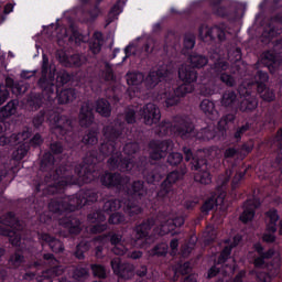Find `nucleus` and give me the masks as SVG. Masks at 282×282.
<instances>
[{
  "mask_svg": "<svg viewBox=\"0 0 282 282\" xmlns=\"http://www.w3.org/2000/svg\"><path fill=\"white\" fill-rule=\"evenodd\" d=\"M98 158H96V152L86 153L82 163L75 166V173L77 176H74L72 173V166L61 165L53 172L45 174L44 182H46V191L48 195H56L58 193H65L66 186H72L78 184V177L82 182L89 183L96 177V163Z\"/></svg>",
  "mask_w": 282,
  "mask_h": 282,
  "instance_id": "nucleus-1",
  "label": "nucleus"
},
{
  "mask_svg": "<svg viewBox=\"0 0 282 282\" xmlns=\"http://www.w3.org/2000/svg\"><path fill=\"white\" fill-rule=\"evenodd\" d=\"M37 87L45 100L48 102H54L58 93V85L56 84V78L52 74V66H50V58L47 55H43L42 62V76L37 80Z\"/></svg>",
  "mask_w": 282,
  "mask_h": 282,
  "instance_id": "nucleus-2",
  "label": "nucleus"
},
{
  "mask_svg": "<svg viewBox=\"0 0 282 282\" xmlns=\"http://www.w3.org/2000/svg\"><path fill=\"white\" fill-rule=\"evenodd\" d=\"M0 235L2 237H9L11 246H21V230L23 227L14 213L10 212L1 217Z\"/></svg>",
  "mask_w": 282,
  "mask_h": 282,
  "instance_id": "nucleus-3",
  "label": "nucleus"
},
{
  "mask_svg": "<svg viewBox=\"0 0 282 282\" xmlns=\"http://www.w3.org/2000/svg\"><path fill=\"white\" fill-rule=\"evenodd\" d=\"M254 250L258 253V257L253 260L254 268H265L267 270L271 271L279 270L281 265V260L279 258H274L270 261V259H272V257L276 254V251L274 249L271 248L265 251L261 243H256Z\"/></svg>",
  "mask_w": 282,
  "mask_h": 282,
  "instance_id": "nucleus-4",
  "label": "nucleus"
},
{
  "mask_svg": "<svg viewBox=\"0 0 282 282\" xmlns=\"http://www.w3.org/2000/svg\"><path fill=\"white\" fill-rule=\"evenodd\" d=\"M156 218L150 217L137 225L133 229L134 243L138 248H149L151 246V229L155 226Z\"/></svg>",
  "mask_w": 282,
  "mask_h": 282,
  "instance_id": "nucleus-5",
  "label": "nucleus"
},
{
  "mask_svg": "<svg viewBox=\"0 0 282 282\" xmlns=\"http://www.w3.org/2000/svg\"><path fill=\"white\" fill-rule=\"evenodd\" d=\"M173 132L182 140H191L195 138V124L188 117H176L173 124Z\"/></svg>",
  "mask_w": 282,
  "mask_h": 282,
  "instance_id": "nucleus-6",
  "label": "nucleus"
},
{
  "mask_svg": "<svg viewBox=\"0 0 282 282\" xmlns=\"http://www.w3.org/2000/svg\"><path fill=\"white\" fill-rule=\"evenodd\" d=\"M51 122V133L56 135V138L59 140L65 138L67 133H72V129H74L72 126V119H69L67 116H61L56 112H54Z\"/></svg>",
  "mask_w": 282,
  "mask_h": 282,
  "instance_id": "nucleus-7",
  "label": "nucleus"
},
{
  "mask_svg": "<svg viewBox=\"0 0 282 282\" xmlns=\"http://www.w3.org/2000/svg\"><path fill=\"white\" fill-rule=\"evenodd\" d=\"M139 116L143 120V124L148 127H153V124H158L162 118V112H160V108L155 106V104H147L143 107L139 108Z\"/></svg>",
  "mask_w": 282,
  "mask_h": 282,
  "instance_id": "nucleus-8",
  "label": "nucleus"
},
{
  "mask_svg": "<svg viewBox=\"0 0 282 282\" xmlns=\"http://www.w3.org/2000/svg\"><path fill=\"white\" fill-rule=\"evenodd\" d=\"M8 265L11 270H19V268H24V270H39V268L43 265V262L35 261L25 264V256H23V251L18 250L10 254Z\"/></svg>",
  "mask_w": 282,
  "mask_h": 282,
  "instance_id": "nucleus-9",
  "label": "nucleus"
},
{
  "mask_svg": "<svg viewBox=\"0 0 282 282\" xmlns=\"http://www.w3.org/2000/svg\"><path fill=\"white\" fill-rule=\"evenodd\" d=\"M198 36L205 43H210V41L223 43V41H226V32L217 25L208 28V25L202 24L198 29Z\"/></svg>",
  "mask_w": 282,
  "mask_h": 282,
  "instance_id": "nucleus-10",
  "label": "nucleus"
},
{
  "mask_svg": "<svg viewBox=\"0 0 282 282\" xmlns=\"http://www.w3.org/2000/svg\"><path fill=\"white\" fill-rule=\"evenodd\" d=\"M150 149V158L151 160H162L166 158V153H169V149H173V141L171 139L167 140H153L149 143Z\"/></svg>",
  "mask_w": 282,
  "mask_h": 282,
  "instance_id": "nucleus-11",
  "label": "nucleus"
},
{
  "mask_svg": "<svg viewBox=\"0 0 282 282\" xmlns=\"http://www.w3.org/2000/svg\"><path fill=\"white\" fill-rule=\"evenodd\" d=\"M238 91L240 96H247L240 102V107H239L240 111L247 112V113L250 111H254L259 102L257 101V98L250 96V83L242 82V84L238 87Z\"/></svg>",
  "mask_w": 282,
  "mask_h": 282,
  "instance_id": "nucleus-12",
  "label": "nucleus"
},
{
  "mask_svg": "<svg viewBox=\"0 0 282 282\" xmlns=\"http://www.w3.org/2000/svg\"><path fill=\"white\" fill-rule=\"evenodd\" d=\"M171 75V69L169 66L162 65L156 70H150L145 77V87L148 89H155L162 80H166Z\"/></svg>",
  "mask_w": 282,
  "mask_h": 282,
  "instance_id": "nucleus-13",
  "label": "nucleus"
},
{
  "mask_svg": "<svg viewBox=\"0 0 282 282\" xmlns=\"http://www.w3.org/2000/svg\"><path fill=\"white\" fill-rule=\"evenodd\" d=\"M110 265L112 268L113 274L119 276L120 279H124V281L131 280L134 276L135 267L129 262H121L120 258H115L110 261Z\"/></svg>",
  "mask_w": 282,
  "mask_h": 282,
  "instance_id": "nucleus-14",
  "label": "nucleus"
},
{
  "mask_svg": "<svg viewBox=\"0 0 282 282\" xmlns=\"http://www.w3.org/2000/svg\"><path fill=\"white\" fill-rule=\"evenodd\" d=\"M182 151L185 155V161L191 162L192 171H208V161L199 154L202 152H198L196 155H193V150L186 147H183Z\"/></svg>",
  "mask_w": 282,
  "mask_h": 282,
  "instance_id": "nucleus-15",
  "label": "nucleus"
},
{
  "mask_svg": "<svg viewBox=\"0 0 282 282\" xmlns=\"http://www.w3.org/2000/svg\"><path fill=\"white\" fill-rule=\"evenodd\" d=\"M108 166L112 171H121V173H127L133 169V160L129 158H122V152H116L113 156L108 159Z\"/></svg>",
  "mask_w": 282,
  "mask_h": 282,
  "instance_id": "nucleus-16",
  "label": "nucleus"
},
{
  "mask_svg": "<svg viewBox=\"0 0 282 282\" xmlns=\"http://www.w3.org/2000/svg\"><path fill=\"white\" fill-rule=\"evenodd\" d=\"M55 56L63 67H80L87 61V57L80 54L67 56L63 50L57 51Z\"/></svg>",
  "mask_w": 282,
  "mask_h": 282,
  "instance_id": "nucleus-17",
  "label": "nucleus"
},
{
  "mask_svg": "<svg viewBox=\"0 0 282 282\" xmlns=\"http://www.w3.org/2000/svg\"><path fill=\"white\" fill-rule=\"evenodd\" d=\"M100 182L102 186H107L108 188H118L124 186L129 182V178L122 176L120 173L105 172L100 177Z\"/></svg>",
  "mask_w": 282,
  "mask_h": 282,
  "instance_id": "nucleus-18",
  "label": "nucleus"
},
{
  "mask_svg": "<svg viewBox=\"0 0 282 282\" xmlns=\"http://www.w3.org/2000/svg\"><path fill=\"white\" fill-rule=\"evenodd\" d=\"M102 134L106 141L115 142L117 144H123L124 138H122V130L118 124H109L104 127Z\"/></svg>",
  "mask_w": 282,
  "mask_h": 282,
  "instance_id": "nucleus-19",
  "label": "nucleus"
},
{
  "mask_svg": "<svg viewBox=\"0 0 282 282\" xmlns=\"http://www.w3.org/2000/svg\"><path fill=\"white\" fill-rule=\"evenodd\" d=\"M94 123V104L91 101H84L79 111L80 127H91Z\"/></svg>",
  "mask_w": 282,
  "mask_h": 282,
  "instance_id": "nucleus-20",
  "label": "nucleus"
},
{
  "mask_svg": "<svg viewBox=\"0 0 282 282\" xmlns=\"http://www.w3.org/2000/svg\"><path fill=\"white\" fill-rule=\"evenodd\" d=\"M178 78L187 85H193L197 82V70L191 65L182 64L178 67Z\"/></svg>",
  "mask_w": 282,
  "mask_h": 282,
  "instance_id": "nucleus-21",
  "label": "nucleus"
},
{
  "mask_svg": "<svg viewBox=\"0 0 282 282\" xmlns=\"http://www.w3.org/2000/svg\"><path fill=\"white\" fill-rule=\"evenodd\" d=\"M156 221H159L161 229L159 235L164 237V235H169V232H173L175 230V223L173 219L169 218V214L164 212H160L156 215Z\"/></svg>",
  "mask_w": 282,
  "mask_h": 282,
  "instance_id": "nucleus-22",
  "label": "nucleus"
},
{
  "mask_svg": "<svg viewBox=\"0 0 282 282\" xmlns=\"http://www.w3.org/2000/svg\"><path fill=\"white\" fill-rule=\"evenodd\" d=\"M259 206H261V202H259L257 198L247 200L245 203V209L240 215V221H242V224L252 221V219H254V210H257Z\"/></svg>",
  "mask_w": 282,
  "mask_h": 282,
  "instance_id": "nucleus-23",
  "label": "nucleus"
},
{
  "mask_svg": "<svg viewBox=\"0 0 282 282\" xmlns=\"http://www.w3.org/2000/svg\"><path fill=\"white\" fill-rule=\"evenodd\" d=\"M39 239L42 241V246H48L52 252H55V254L65 251V246H63V242L50 234H41Z\"/></svg>",
  "mask_w": 282,
  "mask_h": 282,
  "instance_id": "nucleus-24",
  "label": "nucleus"
},
{
  "mask_svg": "<svg viewBox=\"0 0 282 282\" xmlns=\"http://www.w3.org/2000/svg\"><path fill=\"white\" fill-rule=\"evenodd\" d=\"M261 64L268 67L271 74L282 69L281 61L276 59V55L270 51L262 54Z\"/></svg>",
  "mask_w": 282,
  "mask_h": 282,
  "instance_id": "nucleus-25",
  "label": "nucleus"
},
{
  "mask_svg": "<svg viewBox=\"0 0 282 282\" xmlns=\"http://www.w3.org/2000/svg\"><path fill=\"white\" fill-rule=\"evenodd\" d=\"M61 226L68 228L72 235H78L80 232V220L74 218L72 213H68L65 218L59 219Z\"/></svg>",
  "mask_w": 282,
  "mask_h": 282,
  "instance_id": "nucleus-26",
  "label": "nucleus"
},
{
  "mask_svg": "<svg viewBox=\"0 0 282 282\" xmlns=\"http://www.w3.org/2000/svg\"><path fill=\"white\" fill-rule=\"evenodd\" d=\"M220 105L226 109H237L239 105L237 93L235 90H226L221 96Z\"/></svg>",
  "mask_w": 282,
  "mask_h": 282,
  "instance_id": "nucleus-27",
  "label": "nucleus"
},
{
  "mask_svg": "<svg viewBox=\"0 0 282 282\" xmlns=\"http://www.w3.org/2000/svg\"><path fill=\"white\" fill-rule=\"evenodd\" d=\"M147 193L148 188L147 185H144V181H134L128 187V195H131V197L142 199V197H145Z\"/></svg>",
  "mask_w": 282,
  "mask_h": 282,
  "instance_id": "nucleus-28",
  "label": "nucleus"
},
{
  "mask_svg": "<svg viewBox=\"0 0 282 282\" xmlns=\"http://www.w3.org/2000/svg\"><path fill=\"white\" fill-rule=\"evenodd\" d=\"M4 83H7V87L9 91H12L14 96H21L28 91V84L23 80L14 82L11 77H7Z\"/></svg>",
  "mask_w": 282,
  "mask_h": 282,
  "instance_id": "nucleus-29",
  "label": "nucleus"
},
{
  "mask_svg": "<svg viewBox=\"0 0 282 282\" xmlns=\"http://www.w3.org/2000/svg\"><path fill=\"white\" fill-rule=\"evenodd\" d=\"M64 200L68 213H74V210H78V208H83V206H85L80 192L73 196H64Z\"/></svg>",
  "mask_w": 282,
  "mask_h": 282,
  "instance_id": "nucleus-30",
  "label": "nucleus"
},
{
  "mask_svg": "<svg viewBox=\"0 0 282 282\" xmlns=\"http://www.w3.org/2000/svg\"><path fill=\"white\" fill-rule=\"evenodd\" d=\"M166 167H162L161 165L154 166L152 170L144 172V178L148 184H155V182H160L162 177H164V173Z\"/></svg>",
  "mask_w": 282,
  "mask_h": 282,
  "instance_id": "nucleus-31",
  "label": "nucleus"
},
{
  "mask_svg": "<svg viewBox=\"0 0 282 282\" xmlns=\"http://www.w3.org/2000/svg\"><path fill=\"white\" fill-rule=\"evenodd\" d=\"M48 210L55 215H63L67 213V204L65 203V197H55L48 202Z\"/></svg>",
  "mask_w": 282,
  "mask_h": 282,
  "instance_id": "nucleus-32",
  "label": "nucleus"
},
{
  "mask_svg": "<svg viewBox=\"0 0 282 282\" xmlns=\"http://www.w3.org/2000/svg\"><path fill=\"white\" fill-rule=\"evenodd\" d=\"M265 217L268 218L265 228L269 232H276L278 227L276 224L279 223V219H281V216L279 215V210L275 208H271L268 212H265Z\"/></svg>",
  "mask_w": 282,
  "mask_h": 282,
  "instance_id": "nucleus-33",
  "label": "nucleus"
},
{
  "mask_svg": "<svg viewBox=\"0 0 282 282\" xmlns=\"http://www.w3.org/2000/svg\"><path fill=\"white\" fill-rule=\"evenodd\" d=\"M120 147H122V144L104 140L100 144L99 151L106 158H109V155L113 158L116 153H120Z\"/></svg>",
  "mask_w": 282,
  "mask_h": 282,
  "instance_id": "nucleus-34",
  "label": "nucleus"
},
{
  "mask_svg": "<svg viewBox=\"0 0 282 282\" xmlns=\"http://www.w3.org/2000/svg\"><path fill=\"white\" fill-rule=\"evenodd\" d=\"M78 96V93L75 88H66L63 89L61 93H57V101L58 105H69V102H74L76 97Z\"/></svg>",
  "mask_w": 282,
  "mask_h": 282,
  "instance_id": "nucleus-35",
  "label": "nucleus"
},
{
  "mask_svg": "<svg viewBox=\"0 0 282 282\" xmlns=\"http://www.w3.org/2000/svg\"><path fill=\"white\" fill-rule=\"evenodd\" d=\"M19 108V99L10 100L6 106L0 109V120H8V118H12L14 113H17V109Z\"/></svg>",
  "mask_w": 282,
  "mask_h": 282,
  "instance_id": "nucleus-36",
  "label": "nucleus"
},
{
  "mask_svg": "<svg viewBox=\"0 0 282 282\" xmlns=\"http://www.w3.org/2000/svg\"><path fill=\"white\" fill-rule=\"evenodd\" d=\"M258 96L264 101V102H274L276 100V94L274 93V89L268 87V85L260 84L257 87Z\"/></svg>",
  "mask_w": 282,
  "mask_h": 282,
  "instance_id": "nucleus-37",
  "label": "nucleus"
},
{
  "mask_svg": "<svg viewBox=\"0 0 282 282\" xmlns=\"http://www.w3.org/2000/svg\"><path fill=\"white\" fill-rule=\"evenodd\" d=\"M224 0H208L209 6H212V10L216 17H221L223 19H226L230 17V13L232 12L229 8L223 7Z\"/></svg>",
  "mask_w": 282,
  "mask_h": 282,
  "instance_id": "nucleus-38",
  "label": "nucleus"
},
{
  "mask_svg": "<svg viewBox=\"0 0 282 282\" xmlns=\"http://www.w3.org/2000/svg\"><path fill=\"white\" fill-rule=\"evenodd\" d=\"M275 142H278L276 145L280 152L276 153L271 166H273V169H279L280 173L282 174V129L276 132Z\"/></svg>",
  "mask_w": 282,
  "mask_h": 282,
  "instance_id": "nucleus-39",
  "label": "nucleus"
},
{
  "mask_svg": "<svg viewBox=\"0 0 282 282\" xmlns=\"http://www.w3.org/2000/svg\"><path fill=\"white\" fill-rule=\"evenodd\" d=\"M95 109L102 118H109L111 116V104L105 98H99L96 101Z\"/></svg>",
  "mask_w": 282,
  "mask_h": 282,
  "instance_id": "nucleus-40",
  "label": "nucleus"
},
{
  "mask_svg": "<svg viewBox=\"0 0 282 282\" xmlns=\"http://www.w3.org/2000/svg\"><path fill=\"white\" fill-rule=\"evenodd\" d=\"M189 63L194 69H202V67H206V65H208V57L203 54L192 53L189 55Z\"/></svg>",
  "mask_w": 282,
  "mask_h": 282,
  "instance_id": "nucleus-41",
  "label": "nucleus"
},
{
  "mask_svg": "<svg viewBox=\"0 0 282 282\" xmlns=\"http://www.w3.org/2000/svg\"><path fill=\"white\" fill-rule=\"evenodd\" d=\"M26 105L31 111H39L43 106V95L37 93H32L26 100Z\"/></svg>",
  "mask_w": 282,
  "mask_h": 282,
  "instance_id": "nucleus-42",
  "label": "nucleus"
},
{
  "mask_svg": "<svg viewBox=\"0 0 282 282\" xmlns=\"http://www.w3.org/2000/svg\"><path fill=\"white\" fill-rule=\"evenodd\" d=\"M199 109L210 120H214L215 116H217V109H215V102L210 101L209 99H204L199 105Z\"/></svg>",
  "mask_w": 282,
  "mask_h": 282,
  "instance_id": "nucleus-43",
  "label": "nucleus"
},
{
  "mask_svg": "<svg viewBox=\"0 0 282 282\" xmlns=\"http://www.w3.org/2000/svg\"><path fill=\"white\" fill-rule=\"evenodd\" d=\"M82 142L86 147H95V144H98V130L94 128L87 130Z\"/></svg>",
  "mask_w": 282,
  "mask_h": 282,
  "instance_id": "nucleus-44",
  "label": "nucleus"
},
{
  "mask_svg": "<svg viewBox=\"0 0 282 282\" xmlns=\"http://www.w3.org/2000/svg\"><path fill=\"white\" fill-rule=\"evenodd\" d=\"M186 173H187L186 166H181L180 170H174L170 172L165 181L174 186V184L180 182V180H184V175Z\"/></svg>",
  "mask_w": 282,
  "mask_h": 282,
  "instance_id": "nucleus-45",
  "label": "nucleus"
},
{
  "mask_svg": "<svg viewBox=\"0 0 282 282\" xmlns=\"http://www.w3.org/2000/svg\"><path fill=\"white\" fill-rule=\"evenodd\" d=\"M120 6H124V0H118L117 3L110 9V12L106 20L105 28H107V25H110V23H113V21H116V19H118V14H120V12H122V7H120Z\"/></svg>",
  "mask_w": 282,
  "mask_h": 282,
  "instance_id": "nucleus-46",
  "label": "nucleus"
},
{
  "mask_svg": "<svg viewBox=\"0 0 282 282\" xmlns=\"http://www.w3.org/2000/svg\"><path fill=\"white\" fill-rule=\"evenodd\" d=\"M171 129L173 131V123L169 120H163L155 127L154 133L159 135V138H164V135H169L171 133Z\"/></svg>",
  "mask_w": 282,
  "mask_h": 282,
  "instance_id": "nucleus-47",
  "label": "nucleus"
},
{
  "mask_svg": "<svg viewBox=\"0 0 282 282\" xmlns=\"http://www.w3.org/2000/svg\"><path fill=\"white\" fill-rule=\"evenodd\" d=\"M278 273L279 270L252 271L258 282H272V276H276Z\"/></svg>",
  "mask_w": 282,
  "mask_h": 282,
  "instance_id": "nucleus-48",
  "label": "nucleus"
},
{
  "mask_svg": "<svg viewBox=\"0 0 282 282\" xmlns=\"http://www.w3.org/2000/svg\"><path fill=\"white\" fill-rule=\"evenodd\" d=\"M102 33L100 32H95L94 33V39L89 43L90 51L93 54H100V50H102Z\"/></svg>",
  "mask_w": 282,
  "mask_h": 282,
  "instance_id": "nucleus-49",
  "label": "nucleus"
},
{
  "mask_svg": "<svg viewBox=\"0 0 282 282\" xmlns=\"http://www.w3.org/2000/svg\"><path fill=\"white\" fill-rule=\"evenodd\" d=\"M101 79L105 83H116V74H113V66L109 62H105L104 69L101 72Z\"/></svg>",
  "mask_w": 282,
  "mask_h": 282,
  "instance_id": "nucleus-50",
  "label": "nucleus"
},
{
  "mask_svg": "<svg viewBox=\"0 0 282 282\" xmlns=\"http://www.w3.org/2000/svg\"><path fill=\"white\" fill-rule=\"evenodd\" d=\"M79 193L82 195L84 206H87V204H94L95 202H98V193L96 191L82 189Z\"/></svg>",
  "mask_w": 282,
  "mask_h": 282,
  "instance_id": "nucleus-51",
  "label": "nucleus"
},
{
  "mask_svg": "<svg viewBox=\"0 0 282 282\" xmlns=\"http://www.w3.org/2000/svg\"><path fill=\"white\" fill-rule=\"evenodd\" d=\"M30 151V143L24 142L18 147L15 151L12 153L13 160L17 162H21L25 155H28V152Z\"/></svg>",
  "mask_w": 282,
  "mask_h": 282,
  "instance_id": "nucleus-52",
  "label": "nucleus"
},
{
  "mask_svg": "<svg viewBox=\"0 0 282 282\" xmlns=\"http://www.w3.org/2000/svg\"><path fill=\"white\" fill-rule=\"evenodd\" d=\"M253 80L254 83L248 82L250 84V88L252 87V85H256L258 88L259 85H265L268 80H270V76L268 75V72L257 70L253 76Z\"/></svg>",
  "mask_w": 282,
  "mask_h": 282,
  "instance_id": "nucleus-53",
  "label": "nucleus"
},
{
  "mask_svg": "<svg viewBox=\"0 0 282 282\" xmlns=\"http://www.w3.org/2000/svg\"><path fill=\"white\" fill-rule=\"evenodd\" d=\"M30 138V132L23 131L18 134H11L9 137V147H17V144H21V142H25Z\"/></svg>",
  "mask_w": 282,
  "mask_h": 282,
  "instance_id": "nucleus-54",
  "label": "nucleus"
},
{
  "mask_svg": "<svg viewBox=\"0 0 282 282\" xmlns=\"http://www.w3.org/2000/svg\"><path fill=\"white\" fill-rule=\"evenodd\" d=\"M135 113L140 116V108L130 106L124 110V120L128 124H135Z\"/></svg>",
  "mask_w": 282,
  "mask_h": 282,
  "instance_id": "nucleus-55",
  "label": "nucleus"
},
{
  "mask_svg": "<svg viewBox=\"0 0 282 282\" xmlns=\"http://www.w3.org/2000/svg\"><path fill=\"white\" fill-rule=\"evenodd\" d=\"M40 169L41 171H52V169H54V155H52V153H44V155L42 156Z\"/></svg>",
  "mask_w": 282,
  "mask_h": 282,
  "instance_id": "nucleus-56",
  "label": "nucleus"
},
{
  "mask_svg": "<svg viewBox=\"0 0 282 282\" xmlns=\"http://www.w3.org/2000/svg\"><path fill=\"white\" fill-rule=\"evenodd\" d=\"M119 208H122V202L120 199H109L105 202L102 210L104 213H116V210H119Z\"/></svg>",
  "mask_w": 282,
  "mask_h": 282,
  "instance_id": "nucleus-57",
  "label": "nucleus"
},
{
  "mask_svg": "<svg viewBox=\"0 0 282 282\" xmlns=\"http://www.w3.org/2000/svg\"><path fill=\"white\" fill-rule=\"evenodd\" d=\"M193 47H195V35L191 33L185 34L183 39L182 54L184 55L188 54V52H191Z\"/></svg>",
  "mask_w": 282,
  "mask_h": 282,
  "instance_id": "nucleus-58",
  "label": "nucleus"
},
{
  "mask_svg": "<svg viewBox=\"0 0 282 282\" xmlns=\"http://www.w3.org/2000/svg\"><path fill=\"white\" fill-rule=\"evenodd\" d=\"M128 85H142L144 83V74L142 73H128L126 75Z\"/></svg>",
  "mask_w": 282,
  "mask_h": 282,
  "instance_id": "nucleus-59",
  "label": "nucleus"
},
{
  "mask_svg": "<svg viewBox=\"0 0 282 282\" xmlns=\"http://www.w3.org/2000/svg\"><path fill=\"white\" fill-rule=\"evenodd\" d=\"M195 90V87L192 84H183L178 87H176L174 89V94L178 97V98H184V96H186V94H193V91Z\"/></svg>",
  "mask_w": 282,
  "mask_h": 282,
  "instance_id": "nucleus-60",
  "label": "nucleus"
},
{
  "mask_svg": "<svg viewBox=\"0 0 282 282\" xmlns=\"http://www.w3.org/2000/svg\"><path fill=\"white\" fill-rule=\"evenodd\" d=\"M138 151H140V144L138 141H135V139H133V141L127 142L123 147V153H126V155H135Z\"/></svg>",
  "mask_w": 282,
  "mask_h": 282,
  "instance_id": "nucleus-61",
  "label": "nucleus"
},
{
  "mask_svg": "<svg viewBox=\"0 0 282 282\" xmlns=\"http://www.w3.org/2000/svg\"><path fill=\"white\" fill-rule=\"evenodd\" d=\"M90 245L87 241H82L77 245L75 257L76 259L83 260L85 259V252H89Z\"/></svg>",
  "mask_w": 282,
  "mask_h": 282,
  "instance_id": "nucleus-62",
  "label": "nucleus"
},
{
  "mask_svg": "<svg viewBox=\"0 0 282 282\" xmlns=\"http://www.w3.org/2000/svg\"><path fill=\"white\" fill-rule=\"evenodd\" d=\"M182 160H184V155L180 152H172L166 158V163L170 166H178V164H182Z\"/></svg>",
  "mask_w": 282,
  "mask_h": 282,
  "instance_id": "nucleus-63",
  "label": "nucleus"
},
{
  "mask_svg": "<svg viewBox=\"0 0 282 282\" xmlns=\"http://www.w3.org/2000/svg\"><path fill=\"white\" fill-rule=\"evenodd\" d=\"M158 195L159 197H169V195H173V184L164 180Z\"/></svg>",
  "mask_w": 282,
  "mask_h": 282,
  "instance_id": "nucleus-64",
  "label": "nucleus"
}]
</instances>
